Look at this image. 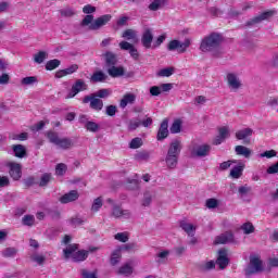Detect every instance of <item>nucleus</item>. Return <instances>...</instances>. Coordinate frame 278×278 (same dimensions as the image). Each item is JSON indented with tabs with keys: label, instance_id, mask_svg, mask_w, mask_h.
<instances>
[{
	"label": "nucleus",
	"instance_id": "1",
	"mask_svg": "<svg viewBox=\"0 0 278 278\" xmlns=\"http://www.w3.org/2000/svg\"><path fill=\"white\" fill-rule=\"evenodd\" d=\"M83 12L84 14L88 15L83 18L80 25L81 27H88V29H90L91 31H97L101 29V27H104V25L109 24L110 21H112V15L110 14L102 15L94 20V16L90 14H94V12H97V8L92 4L85 5L83 8Z\"/></svg>",
	"mask_w": 278,
	"mask_h": 278
},
{
	"label": "nucleus",
	"instance_id": "2",
	"mask_svg": "<svg viewBox=\"0 0 278 278\" xmlns=\"http://www.w3.org/2000/svg\"><path fill=\"white\" fill-rule=\"evenodd\" d=\"M220 45H223V35L211 33L201 40L200 51L202 53H213L214 58H218L220 55Z\"/></svg>",
	"mask_w": 278,
	"mask_h": 278
},
{
	"label": "nucleus",
	"instance_id": "3",
	"mask_svg": "<svg viewBox=\"0 0 278 278\" xmlns=\"http://www.w3.org/2000/svg\"><path fill=\"white\" fill-rule=\"evenodd\" d=\"M181 149H184V146H181V140L174 139L170 142L168 151H167V155L165 157V164H166L167 168H170V169L177 168Z\"/></svg>",
	"mask_w": 278,
	"mask_h": 278
},
{
	"label": "nucleus",
	"instance_id": "4",
	"mask_svg": "<svg viewBox=\"0 0 278 278\" xmlns=\"http://www.w3.org/2000/svg\"><path fill=\"white\" fill-rule=\"evenodd\" d=\"M78 245L77 244H70L66 249L63 250L65 260H68V257H72L74 262H84L88 258V251H77Z\"/></svg>",
	"mask_w": 278,
	"mask_h": 278
},
{
	"label": "nucleus",
	"instance_id": "5",
	"mask_svg": "<svg viewBox=\"0 0 278 278\" xmlns=\"http://www.w3.org/2000/svg\"><path fill=\"white\" fill-rule=\"evenodd\" d=\"M106 203H109L111 207V218H124L125 220H129L131 218L132 213L129 210H123L121 205L114 203L112 198L106 199Z\"/></svg>",
	"mask_w": 278,
	"mask_h": 278
},
{
	"label": "nucleus",
	"instance_id": "6",
	"mask_svg": "<svg viewBox=\"0 0 278 278\" xmlns=\"http://www.w3.org/2000/svg\"><path fill=\"white\" fill-rule=\"evenodd\" d=\"M47 138L49 142L52 144H55L59 149H63L66 151V149H71L73 147V140L68 138H60V135L55 131H48L47 132Z\"/></svg>",
	"mask_w": 278,
	"mask_h": 278
},
{
	"label": "nucleus",
	"instance_id": "7",
	"mask_svg": "<svg viewBox=\"0 0 278 278\" xmlns=\"http://www.w3.org/2000/svg\"><path fill=\"white\" fill-rule=\"evenodd\" d=\"M264 270V263L260 256H250V263L245 268V275L251 277V275H257Z\"/></svg>",
	"mask_w": 278,
	"mask_h": 278
},
{
	"label": "nucleus",
	"instance_id": "8",
	"mask_svg": "<svg viewBox=\"0 0 278 278\" xmlns=\"http://www.w3.org/2000/svg\"><path fill=\"white\" fill-rule=\"evenodd\" d=\"M190 45H192V41L190 39H185L184 42L174 39L168 42L167 51H177V53H186V51H188V49L190 48Z\"/></svg>",
	"mask_w": 278,
	"mask_h": 278
},
{
	"label": "nucleus",
	"instance_id": "9",
	"mask_svg": "<svg viewBox=\"0 0 278 278\" xmlns=\"http://www.w3.org/2000/svg\"><path fill=\"white\" fill-rule=\"evenodd\" d=\"M277 14L275 10L265 11L261 13L260 15L251 18L245 23V27H253V25H260V23H263V21H269V18H273Z\"/></svg>",
	"mask_w": 278,
	"mask_h": 278
},
{
	"label": "nucleus",
	"instance_id": "10",
	"mask_svg": "<svg viewBox=\"0 0 278 278\" xmlns=\"http://www.w3.org/2000/svg\"><path fill=\"white\" fill-rule=\"evenodd\" d=\"M226 81L229 90L232 92H238L242 88V80L238 77L236 73H228L226 75Z\"/></svg>",
	"mask_w": 278,
	"mask_h": 278
},
{
	"label": "nucleus",
	"instance_id": "11",
	"mask_svg": "<svg viewBox=\"0 0 278 278\" xmlns=\"http://www.w3.org/2000/svg\"><path fill=\"white\" fill-rule=\"evenodd\" d=\"M80 125H84L87 131H90L91 134H97L98 131H101V125L98 123L90 121L88 118V115H79L78 118Z\"/></svg>",
	"mask_w": 278,
	"mask_h": 278
},
{
	"label": "nucleus",
	"instance_id": "12",
	"mask_svg": "<svg viewBox=\"0 0 278 278\" xmlns=\"http://www.w3.org/2000/svg\"><path fill=\"white\" fill-rule=\"evenodd\" d=\"M83 103H89V108L94 110V112H101L103 110V100L93 96L92 93L89 96H85L83 99Z\"/></svg>",
	"mask_w": 278,
	"mask_h": 278
},
{
	"label": "nucleus",
	"instance_id": "13",
	"mask_svg": "<svg viewBox=\"0 0 278 278\" xmlns=\"http://www.w3.org/2000/svg\"><path fill=\"white\" fill-rule=\"evenodd\" d=\"M84 90H88V84H86L84 79H77L72 86L70 93L66 96V99H73L77 97L79 92H84Z\"/></svg>",
	"mask_w": 278,
	"mask_h": 278
},
{
	"label": "nucleus",
	"instance_id": "14",
	"mask_svg": "<svg viewBox=\"0 0 278 278\" xmlns=\"http://www.w3.org/2000/svg\"><path fill=\"white\" fill-rule=\"evenodd\" d=\"M7 166L9 168V175L14 181H18L23 177V166L20 163L10 162Z\"/></svg>",
	"mask_w": 278,
	"mask_h": 278
},
{
	"label": "nucleus",
	"instance_id": "15",
	"mask_svg": "<svg viewBox=\"0 0 278 278\" xmlns=\"http://www.w3.org/2000/svg\"><path fill=\"white\" fill-rule=\"evenodd\" d=\"M210 151H212V146L201 144L192 149L191 155L192 157H207V155H210Z\"/></svg>",
	"mask_w": 278,
	"mask_h": 278
},
{
	"label": "nucleus",
	"instance_id": "16",
	"mask_svg": "<svg viewBox=\"0 0 278 278\" xmlns=\"http://www.w3.org/2000/svg\"><path fill=\"white\" fill-rule=\"evenodd\" d=\"M172 88L173 84L170 83L161 84L160 86H152L150 87V94L151 97H160L162 92H170Z\"/></svg>",
	"mask_w": 278,
	"mask_h": 278
},
{
	"label": "nucleus",
	"instance_id": "17",
	"mask_svg": "<svg viewBox=\"0 0 278 278\" xmlns=\"http://www.w3.org/2000/svg\"><path fill=\"white\" fill-rule=\"evenodd\" d=\"M141 43L144 49H151L153 45V29L146 28L141 36Z\"/></svg>",
	"mask_w": 278,
	"mask_h": 278
},
{
	"label": "nucleus",
	"instance_id": "18",
	"mask_svg": "<svg viewBox=\"0 0 278 278\" xmlns=\"http://www.w3.org/2000/svg\"><path fill=\"white\" fill-rule=\"evenodd\" d=\"M216 264L219 266L220 270H225V268L229 266V257H227V250L222 249L218 251Z\"/></svg>",
	"mask_w": 278,
	"mask_h": 278
},
{
	"label": "nucleus",
	"instance_id": "19",
	"mask_svg": "<svg viewBox=\"0 0 278 278\" xmlns=\"http://www.w3.org/2000/svg\"><path fill=\"white\" fill-rule=\"evenodd\" d=\"M79 199V191L78 190H72L65 194H63L60 198V203L66 204V203H73V201H77Z\"/></svg>",
	"mask_w": 278,
	"mask_h": 278
},
{
	"label": "nucleus",
	"instance_id": "20",
	"mask_svg": "<svg viewBox=\"0 0 278 278\" xmlns=\"http://www.w3.org/2000/svg\"><path fill=\"white\" fill-rule=\"evenodd\" d=\"M233 242V232L227 231L217 236L214 240V244H227Z\"/></svg>",
	"mask_w": 278,
	"mask_h": 278
},
{
	"label": "nucleus",
	"instance_id": "21",
	"mask_svg": "<svg viewBox=\"0 0 278 278\" xmlns=\"http://www.w3.org/2000/svg\"><path fill=\"white\" fill-rule=\"evenodd\" d=\"M156 138L157 140H164L168 138V119H164L161 123Z\"/></svg>",
	"mask_w": 278,
	"mask_h": 278
},
{
	"label": "nucleus",
	"instance_id": "22",
	"mask_svg": "<svg viewBox=\"0 0 278 278\" xmlns=\"http://www.w3.org/2000/svg\"><path fill=\"white\" fill-rule=\"evenodd\" d=\"M134 103H136V94L126 93L119 102V108H122V110H125L127 105H134Z\"/></svg>",
	"mask_w": 278,
	"mask_h": 278
},
{
	"label": "nucleus",
	"instance_id": "23",
	"mask_svg": "<svg viewBox=\"0 0 278 278\" xmlns=\"http://www.w3.org/2000/svg\"><path fill=\"white\" fill-rule=\"evenodd\" d=\"M12 151L15 157H20L21 160H23V157H27V148H25L23 144L12 146Z\"/></svg>",
	"mask_w": 278,
	"mask_h": 278
},
{
	"label": "nucleus",
	"instance_id": "24",
	"mask_svg": "<svg viewBox=\"0 0 278 278\" xmlns=\"http://www.w3.org/2000/svg\"><path fill=\"white\" fill-rule=\"evenodd\" d=\"M108 74L110 75V77H123V75H125V68L123 66H116L113 65L111 67L108 68Z\"/></svg>",
	"mask_w": 278,
	"mask_h": 278
},
{
	"label": "nucleus",
	"instance_id": "25",
	"mask_svg": "<svg viewBox=\"0 0 278 278\" xmlns=\"http://www.w3.org/2000/svg\"><path fill=\"white\" fill-rule=\"evenodd\" d=\"M180 228L187 232L188 236L193 237L197 231V226L187 223L186 220L180 222Z\"/></svg>",
	"mask_w": 278,
	"mask_h": 278
},
{
	"label": "nucleus",
	"instance_id": "26",
	"mask_svg": "<svg viewBox=\"0 0 278 278\" xmlns=\"http://www.w3.org/2000/svg\"><path fill=\"white\" fill-rule=\"evenodd\" d=\"M235 152L237 155H242L247 160H249V157H251V155L253 153V151H251V149H249L244 146H236Z\"/></svg>",
	"mask_w": 278,
	"mask_h": 278
},
{
	"label": "nucleus",
	"instance_id": "27",
	"mask_svg": "<svg viewBox=\"0 0 278 278\" xmlns=\"http://www.w3.org/2000/svg\"><path fill=\"white\" fill-rule=\"evenodd\" d=\"M122 38H125V40H130L131 42H138V33L128 28L122 34Z\"/></svg>",
	"mask_w": 278,
	"mask_h": 278
},
{
	"label": "nucleus",
	"instance_id": "28",
	"mask_svg": "<svg viewBox=\"0 0 278 278\" xmlns=\"http://www.w3.org/2000/svg\"><path fill=\"white\" fill-rule=\"evenodd\" d=\"M30 262H35V264H38V266H45V263L47 262V256H45V254L35 252L30 255Z\"/></svg>",
	"mask_w": 278,
	"mask_h": 278
},
{
	"label": "nucleus",
	"instance_id": "29",
	"mask_svg": "<svg viewBox=\"0 0 278 278\" xmlns=\"http://www.w3.org/2000/svg\"><path fill=\"white\" fill-rule=\"evenodd\" d=\"M244 170V164H240L238 166H235L231 170H230V177L232 179H240L242 177V173Z\"/></svg>",
	"mask_w": 278,
	"mask_h": 278
},
{
	"label": "nucleus",
	"instance_id": "30",
	"mask_svg": "<svg viewBox=\"0 0 278 278\" xmlns=\"http://www.w3.org/2000/svg\"><path fill=\"white\" fill-rule=\"evenodd\" d=\"M250 136H253V129L251 128H244L236 132L237 140H244L250 138Z\"/></svg>",
	"mask_w": 278,
	"mask_h": 278
},
{
	"label": "nucleus",
	"instance_id": "31",
	"mask_svg": "<svg viewBox=\"0 0 278 278\" xmlns=\"http://www.w3.org/2000/svg\"><path fill=\"white\" fill-rule=\"evenodd\" d=\"M216 268V262L207 261L199 265V270L201 273H207L210 270H214Z\"/></svg>",
	"mask_w": 278,
	"mask_h": 278
},
{
	"label": "nucleus",
	"instance_id": "32",
	"mask_svg": "<svg viewBox=\"0 0 278 278\" xmlns=\"http://www.w3.org/2000/svg\"><path fill=\"white\" fill-rule=\"evenodd\" d=\"M121 257H123V254L121 252V248L116 249L115 251L112 252L111 254V266H116L121 262Z\"/></svg>",
	"mask_w": 278,
	"mask_h": 278
},
{
	"label": "nucleus",
	"instance_id": "33",
	"mask_svg": "<svg viewBox=\"0 0 278 278\" xmlns=\"http://www.w3.org/2000/svg\"><path fill=\"white\" fill-rule=\"evenodd\" d=\"M249 5H245L242 8V10H238L236 8H231L228 12V16H230V18H238V16H242V14H244V12H247V10H249Z\"/></svg>",
	"mask_w": 278,
	"mask_h": 278
},
{
	"label": "nucleus",
	"instance_id": "34",
	"mask_svg": "<svg viewBox=\"0 0 278 278\" xmlns=\"http://www.w3.org/2000/svg\"><path fill=\"white\" fill-rule=\"evenodd\" d=\"M105 79H108V75H105V73H103L101 71L93 73L91 78H90V80L93 84H99L101 81H105Z\"/></svg>",
	"mask_w": 278,
	"mask_h": 278
},
{
	"label": "nucleus",
	"instance_id": "35",
	"mask_svg": "<svg viewBox=\"0 0 278 278\" xmlns=\"http://www.w3.org/2000/svg\"><path fill=\"white\" fill-rule=\"evenodd\" d=\"M134 273V267L129 264H124L119 269L117 270V275H123L124 277H129Z\"/></svg>",
	"mask_w": 278,
	"mask_h": 278
},
{
	"label": "nucleus",
	"instance_id": "36",
	"mask_svg": "<svg viewBox=\"0 0 278 278\" xmlns=\"http://www.w3.org/2000/svg\"><path fill=\"white\" fill-rule=\"evenodd\" d=\"M16 253H18V249L9 247L2 250L1 255L2 257H16Z\"/></svg>",
	"mask_w": 278,
	"mask_h": 278
},
{
	"label": "nucleus",
	"instance_id": "37",
	"mask_svg": "<svg viewBox=\"0 0 278 278\" xmlns=\"http://www.w3.org/2000/svg\"><path fill=\"white\" fill-rule=\"evenodd\" d=\"M36 224V217L34 215H24L22 218V225L25 227H34Z\"/></svg>",
	"mask_w": 278,
	"mask_h": 278
},
{
	"label": "nucleus",
	"instance_id": "38",
	"mask_svg": "<svg viewBox=\"0 0 278 278\" xmlns=\"http://www.w3.org/2000/svg\"><path fill=\"white\" fill-rule=\"evenodd\" d=\"M105 62L106 66L111 68L112 66H116V54L112 52H106L105 53Z\"/></svg>",
	"mask_w": 278,
	"mask_h": 278
},
{
	"label": "nucleus",
	"instance_id": "39",
	"mask_svg": "<svg viewBox=\"0 0 278 278\" xmlns=\"http://www.w3.org/2000/svg\"><path fill=\"white\" fill-rule=\"evenodd\" d=\"M49 58V54L45 51H39L38 53L34 54V62L36 64H42Z\"/></svg>",
	"mask_w": 278,
	"mask_h": 278
},
{
	"label": "nucleus",
	"instance_id": "40",
	"mask_svg": "<svg viewBox=\"0 0 278 278\" xmlns=\"http://www.w3.org/2000/svg\"><path fill=\"white\" fill-rule=\"evenodd\" d=\"M67 170H68V166H66V164L64 163H59L55 166V175H58L59 177H64Z\"/></svg>",
	"mask_w": 278,
	"mask_h": 278
},
{
	"label": "nucleus",
	"instance_id": "41",
	"mask_svg": "<svg viewBox=\"0 0 278 278\" xmlns=\"http://www.w3.org/2000/svg\"><path fill=\"white\" fill-rule=\"evenodd\" d=\"M181 119H175L169 128L170 134H180L181 132Z\"/></svg>",
	"mask_w": 278,
	"mask_h": 278
},
{
	"label": "nucleus",
	"instance_id": "42",
	"mask_svg": "<svg viewBox=\"0 0 278 278\" xmlns=\"http://www.w3.org/2000/svg\"><path fill=\"white\" fill-rule=\"evenodd\" d=\"M62 64L58 59L50 60L46 63V71H55Z\"/></svg>",
	"mask_w": 278,
	"mask_h": 278
},
{
	"label": "nucleus",
	"instance_id": "43",
	"mask_svg": "<svg viewBox=\"0 0 278 278\" xmlns=\"http://www.w3.org/2000/svg\"><path fill=\"white\" fill-rule=\"evenodd\" d=\"M241 229H242L243 233H245V236H249L251 233H255V226H253V224L250 223V222L244 223L241 226Z\"/></svg>",
	"mask_w": 278,
	"mask_h": 278
},
{
	"label": "nucleus",
	"instance_id": "44",
	"mask_svg": "<svg viewBox=\"0 0 278 278\" xmlns=\"http://www.w3.org/2000/svg\"><path fill=\"white\" fill-rule=\"evenodd\" d=\"M140 125H141V122L139 118H132L128 122L127 129L128 131H136V129L140 127Z\"/></svg>",
	"mask_w": 278,
	"mask_h": 278
},
{
	"label": "nucleus",
	"instance_id": "45",
	"mask_svg": "<svg viewBox=\"0 0 278 278\" xmlns=\"http://www.w3.org/2000/svg\"><path fill=\"white\" fill-rule=\"evenodd\" d=\"M22 86H34V84H38V78L36 76H27L22 78Z\"/></svg>",
	"mask_w": 278,
	"mask_h": 278
},
{
	"label": "nucleus",
	"instance_id": "46",
	"mask_svg": "<svg viewBox=\"0 0 278 278\" xmlns=\"http://www.w3.org/2000/svg\"><path fill=\"white\" fill-rule=\"evenodd\" d=\"M149 157H151V154L148 151H141L135 155L137 162H149Z\"/></svg>",
	"mask_w": 278,
	"mask_h": 278
},
{
	"label": "nucleus",
	"instance_id": "47",
	"mask_svg": "<svg viewBox=\"0 0 278 278\" xmlns=\"http://www.w3.org/2000/svg\"><path fill=\"white\" fill-rule=\"evenodd\" d=\"M96 96L98 99H108L110 94H112V90L110 89H100L97 92L92 93Z\"/></svg>",
	"mask_w": 278,
	"mask_h": 278
},
{
	"label": "nucleus",
	"instance_id": "48",
	"mask_svg": "<svg viewBox=\"0 0 278 278\" xmlns=\"http://www.w3.org/2000/svg\"><path fill=\"white\" fill-rule=\"evenodd\" d=\"M103 207V199L101 197L93 200L91 212H99Z\"/></svg>",
	"mask_w": 278,
	"mask_h": 278
},
{
	"label": "nucleus",
	"instance_id": "49",
	"mask_svg": "<svg viewBox=\"0 0 278 278\" xmlns=\"http://www.w3.org/2000/svg\"><path fill=\"white\" fill-rule=\"evenodd\" d=\"M175 73V68L173 67H166L156 73L157 77H170Z\"/></svg>",
	"mask_w": 278,
	"mask_h": 278
},
{
	"label": "nucleus",
	"instance_id": "50",
	"mask_svg": "<svg viewBox=\"0 0 278 278\" xmlns=\"http://www.w3.org/2000/svg\"><path fill=\"white\" fill-rule=\"evenodd\" d=\"M164 1L165 0H153L149 4V10H151L152 12H157V10H160V7L164 5Z\"/></svg>",
	"mask_w": 278,
	"mask_h": 278
},
{
	"label": "nucleus",
	"instance_id": "51",
	"mask_svg": "<svg viewBox=\"0 0 278 278\" xmlns=\"http://www.w3.org/2000/svg\"><path fill=\"white\" fill-rule=\"evenodd\" d=\"M115 240H117L118 242H129V232L125 231V232H117L114 236Z\"/></svg>",
	"mask_w": 278,
	"mask_h": 278
},
{
	"label": "nucleus",
	"instance_id": "52",
	"mask_svg": "<svg viewBox=\"0 0 278 278\" xmlns=\"http://www.w3.org/2000/svg\"><path fill=\"white\" fill-rule=\"evenodd\" d=\"M151 201H153V194H151V192L147 191L143 194L142 206L143 207H149V205H151Z\"/></svg>",
	"mask_w": 278,
	"mask_h": 278
},
{
	"label": "nucleus",
	"instance_id": "53",
	"mask_svg": "<svg viewBox=\"0 0 278 278\" xmlns=\"http://www.w3.org/2000/svg\"><path fill=\"white\" fill-rule=\"evenodd\" d=\"M81 278H99L97 276V270L90 271L88 269L80 270Z\"/></svg>",
	"mask_w": 278,
	"mask_h": 278
},
{
	"label": "nucleus",
	"instance_id": "54",
	"mask_svg": "<svg viewBox=\"0 0 278 278\" xmlns=\"http://www.w3.org/2000/svg\"><path fill=\"white\" fill-rule=\"evenodd\" d=\"M130 149H140L142 147V138L136 137L129 143Z\"/></svg>",
	"mask_w": 278,
	"mask_h": 278
},
{
	"label": "nucleus",
	"instance_id": "55",
	"mask_svg": "<svg viewBox=\"0 0 278 278\" xmlns=\"http://www.w3.org/2000/svg\"><path fill=\"white\" fill-rule=\"evenodd\" d=\"M49 181H51V174L46 173L41 176L40 181H39V186L41 188H45V186H48Z\"/></svg>",
	"mask_w": 278,
	"mask_h": 278
},
{
	"label": "nucleus",
	"instance_id": "56",
	"mask_svg": "<svg viewBox=\"0 0 278 278\" xmlns=\"http://www.w3.org/2000/svg\"><path fill=\"white\" fill-rule=\"evenodd\" d=\"M61 16H64V18H71V16H75V11L71 8H66L63 10H60Z\"/></svg>",
	"mask_w": 278,
	"mask_h": 278
},
{
	"label": "nucleus",
	"instance_id": "57",
	"mask_svg": "<svg viewBox=\"0 0 278 278\" xmlns=\"http://www.w3.org/2000/svg\"><path fill=\"white\" fill-rule=\"evenodd\" d=\"M206 207L208 210H216V207H218V200L214 198L206 200Z\"/></svg>",
	"mask_w": 278,
	"mask_h": 278
},
{
	"label": "nucleus",
	"instance_id": "58",
	"mask_svg": "<svg viewBox=\"0 0 278 278\" xmlns=\"http://www.w3.org/2000/svg\"><path fill=\"white\" fill-rule=\"evenodd\" d=\"M232 164H238V161L231 160V161L223 162V163H220V165H219V169H220V170H227V168H231V165H232Z\"/></svg>",
	"mask_w": 278,
	"mask_h": 278
},
{
	"label": "nucleus",
	"instance_id": "59",
	"mask_svg": "<svg viewBox=\"0 0 278 278\" xmlns=\"http://www.w3.org/2000/svg\"><path fill=\"white\" fill-rule=\"evenodd\" d=\"M170 255V251L164 250L163 252L157 254L159 260L156 261L159 264H164V260Z\"/></svg>",
	"mask_w": 278,
	"mask_h": 278
},
{
	"label": "nucleus",
	"instance_id": "60",
	"mask_svg": "<svg viewBox=\"0 0 278 278\" xmlns=\"http://www.w3.org/2000/svg\"><path fill=\"white\" fill-rule=\"evenodd\" d=\"M260 157H267V160H270V157H277V151L267 150V151L261 153Z\"/></svg>",
	"mask_w": 278,
	"mask_h": 278
},
{
	"label": "nucleus",
	"instance_id": "61",
	"mask_svg": "<svg viewBox=\"0 0 278 278\" xmlns=\"http://www.w3.org/2000/svg\"><path fill=\"white\" fill-rule=\"evenodd\" d=\"M218 135L224 138V140H227L229 138V127L224 126L218 129Z\"/></svg>",
	"mask_w": 278,
	"mask_h": 278
},
{
	"label": "nucleus",
	"instance_id": "62",
	"mask_svg": "<svg viewBox=\"0 0 278 278\" xmlns=\"http://www.w3.org/2000/svg\"><path fill=\"white\" fill-rule=\"evenodd\" d=\"M70 223L73 227H79V225H84L85 220L81 217H72Z\"/></svg>",
	"mask_w": 278,
	"mask_h": 278
},
{
	"label": "nucleus",
	"instance_id": "63",
	"mask_svg": "<svg viewBox=\"0 0 278 278\" xmlns=\"http://www.w3.org/2000/svg\"><path fill=\"white\" fill-rule=\"evenodd\" d=\"M135 46L129 41H122L119 42V48L122 51H130Z\"/></svg>",
	"mask_w": 278,
	"mask_h": 278
},
{
	"label": "nucleus",
	"instance_id": "64",
	"mask_svg": "<svg viewBox=\"0 0 278 278\" xmlns=\"http://www.w3.org/2000/svg\"><path fill=\"white\" fill-rule=\"evenodd\" d=\"M164 40H166V35H161V36H159V37L156 38V40L154 41L152 48H153V49H157V47H160V46L164 42Z\"/></svg>",
	"mask_w": 278,
	"mask_h": 278
}]
</instances>
